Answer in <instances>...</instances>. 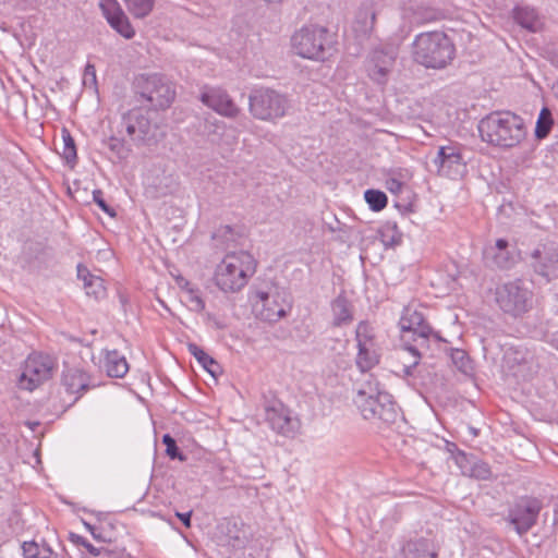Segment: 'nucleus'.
Listing matches in <instances>:
<instances>
[{"label": "nucleus", "mask_w": 558, "mask_h": 558, "mask_svg": "<svg viewBox=\"0 0 558 558\" xmlns=\"http://www.w3.org/2000/svg\"><path fill=\"white\" fill-rule=\"evenodd\" d=\"M62 385L69 393H78L80 396L96 386L92 376L77 367L66 368L63 372Z\"/></svg>", "instance_id": "obj_21"}, {"label": "nucleus", "mask_w": 558, "mask_h": 558, "mask_svg": "<svg viewBox=\"0 0 558 558\" xmlns=\"http://www.w3.org/2000/svg\"><path fill=\"white\" fill-rule=\"evenodd\" d=\"M266 421L277 434L293 437L299 429V421L290 416L283 407L266 409Z\"/></svg>", "instance_id": "obj_19"}, {"label": "nucleus", "mask_w": 558, "mask_h": 558, "mask_svg": "<svg viewBox=\"0 0 558 558\" xmlns=\"http://www.w3.org/2000/svg\"><path fill=\"white\" fill-rule=\"evenodd\" d=\"M70 539L77 545H82L92 555L100 556V551L83 536L77 535L75 533H70Z\"/></svg>", "instance_id": "obj_45"}, {"label": "nucleus", "mask_w": 558, "mask_h": 558, "mask_svg": "<svg viewBox=\"0 0 558 558\" xmlns=\"http://www.w3.org/2000/svg\"><path fill=\"white\" fill-rule=\"evenodd\" d=\"M83 83L85 86L96 87L97 86V75L96 68L92 63H87L84 69Z\"/></svg>", "instance_id": "obj_43"}, {"label": "nucleus", "mask_w": 558, "mask_h": 558, "mask_svg": "<svg viewBox=\"0 0 558 558\" xmlns=\"http://www.w3.org/2000/svg\"><path fill=\"white\" fill-rule=\"evenodd\" d=\"M364 198L373 211H380L387 206V195L379 190H367L364 193Z\"/></svg>", "instance_id": "obj_34"}, {"label": "nucleus", "mask_w": 558, "mask_h": 558, "mask_svg": "<svg viewBox=\"0 0 558 558\" xmlns=\"http://www.w3.org/2000/svg\"><path fill=\"white\" fill-rule=\"evenodd\" d=\"M54 369L56 362L51 356L40 353L31 354L25 361L17 385L21 389L32 391L50 379Z\"/></svg>", "instance_id": "obj_11"}, {"label": "nucleus", "mask_w": 558, "mask_h": 558, "mask_svg": "<svg viewBox=\"0 0 558 558\" xmlns=\"http://www.w3.org/2000/svg\"><path fill=\"white\" fill-rule=\"evenodd\" d=\"M362 417L373 424H393L399 416V408L393 397L380 389L376 380H367L353 399Z\"/></svg>", "instance_id": "obj_2"}, {"label": "nucleus", "mask_w": 558, "mask_h": 558, "mask_svg": "<svg viewBox=\"0 0 558 558\" xmlns=\"http://www.w3.org/2000/svg\"><path fill=\"white\" fill-rule=\"evenodd\" d=\"M93 275L89 272V270L83 266H77V277L84 281V283L88 280V277H92Z\"/></svg>", "instance_id": "obj_50"}, {"label": "nucleus", "mask_w": 558, "mask_h": 558, "mask_svg": "<svg viewBox=\"0 0 558 558\" xmlns=\"http://www.w3.org/2000/svg\"><path fill=\"white\" fill-rule=\"evenodd\" d=\"M177 283L185 293H187L189 290H193L195 288L189 280L184 279L183 277H178Z\"/></svg>", "instance_id": "obj_49"}, {"label": "nucleus", "mask_w": 558, "mask_h": 558, "mask_svg": "<svg viewBox=\"0 0 558 558\" xmlns=\"http://www.w3.org/2000/svg\"><path fill=\"white\" fill-rule=\"evenodd\" d=\"M135 90L156 109H166L172 104L175 90L162 75H141L135 81Z\"/></svg>", "instance_id": "obj_8"}, {"label": "nucleus", "mask_w": 558, "mask_h": 558, "mask_svg": "<svg viewBox=\"0 0 558 558\" xmlns=\"http://www.w3.org/2000/svg\"><path fill=\"white\" fill-rule=\"evenodd\" d=\"M357 354L356 367L365 373L375 367L380 361L379 348L373 328L366 322H360L355 329Z\"/></svg>", "instance_id": "obj_13"}, {"label": "nucleus", "mask_w": 558, "mask_h": 558, "mask_svg": "<svg viewBox=\"0 0 558 558\" xmlns=\"http://www.w3.org/2000/svg\"><path fill=\"white\" fill-rule=\"evenodd\" d=\"M477 130L483 142L509 149L518 146L526 135L523 119L511 111H493L480 120Z\"/></svg>", "instance_id": "obj_1"}, {"label": "nucleus", "mask_w": 558, "mask_h": 558, "mask_svg": "<svg viewBox=\"0 0 558 558\" xmlns=\"http://www.w3.org/2000/svg\"><path fill=\"white\" fill-rule=\"evenodd\" d=\"M530 265L534 272L547 281L558 278V242L539 244L530 255Z\"/></svg>", "instance_id": "obj_15"}, {"label": "nucleus", "mask_w": 558, "mask_h": 558, "mask_svg": "<svg viewBox=\"0 0 558 558\" xmlns=\"http://www.w3.org/2000/svg\"><path fill=\"white\" fill-rule=\"evenodd\" d=\"M108 148L117 155L118 158H125L128 156V149L124 146V143L117 138L110 137L107 142Z\"/></svg>", "instance_id": "obj_41"}, {"label": "nucleus", "mask_w": 558, "mask_h": 558, "mask_svg": "<svg viewBox=\"0 0 558 558\" xmlns=\"http://www.w3.org/2000/svg\"><path fill=\"white\" fill-rule=\"evenodd\" d=\"M213 239L217 243L233 241L234 240V231L230 226H222L213 234Z\"/></svg>", "instance_id": "obj_42"}, {"label": "nucleus", "mask_w": 558, "mask_h": 558, "mask_svg": "<svg viewBox=\"0 0 558 558\" xmlns=\"http://www.w3.org/2000/svg\"><path fill=\"white\" fill-rule=\"evenodd\" d=\"M186 294V301L191 304V310L194 312H203L205 308V302L201 296V292L197 288L189 290Z\"/></svg>", "instance_id": "obj_39"}, {"label": "nucleus", "mask_w": 558, "mask_h": 558, "mask_svg": "<svg viewBox=\"0 0 558 558\" xmlns=\"http://www.w3.org/2000/svg\"><path fill=\"white\" fill-rule=\"evenodd\" d=\"M254 305L258 318L269 323H276L287 316L292 308L290 294L277 287L268 291H258Z\"/></svg>", "instance_id": "obj_10"}, {"label": "nucleus", "mask_w": 558, "mask_h": 558, "mask_svg": "<svg viewBox=\"0 0 558 558\" xmlns=\"http://www.w3.org/2000/svg\"><path fill=\"white\" fill-rule=\"evenodd\" d=\"M395 61L393 50L374 49L365 62L368 77L378 85H386Z\"/></svg>", "instance_id": "obj_16"}, {"label": "nucleus", "mask_w": 558, "mask_h": 558, "mask_svg": "<svg viewBox=\"0 0 558 558\" xmlns=\"http://www.w3.org/2000/svg\"><path fill=\"white\" fill-rule=\"evenodd\" d=\"M36 0H19V5L22 9H27L28 7L33 5Z\"/></svg>", "instance_id": "obj_53"}, {"label": "nucleus", "mask_w": 558, "mask_h": 558, "mask_svg": "<svg viewBox=\"0 0 558 558\" xmlns=\"http://www.w3.org/2000/svg\"><path fill=\"white\" fill-rule=\"evenodd\" d=\"M99 7L107 22L117 33L126 39L134 37V28L117 0H101Z\"/></svg>", "instance_id": "obj_17"}, {"label": "nucleus", "mask_w": 558, "mask_h": 558, "mask_svg": "<svg viewBox=\"0 0 558 558\" xmlns=\"http://www.w3.org/2000/svg\"><path fill=\"white\" fill-rule=\"evenodd\" d=\"M201 100L207 107L228 118H234L240 112V108L228 93L221 88H209L203 92Z\"/></svg>", "instance_id": "obj_18"}, {"label": "nucleus", "mask_w": 558, "mask_h": 558, "mask_svg": "<svg viewBox=\"0 0 558 558\" xmlns=\"http://www.w3.org/2000/svg\"><path fill=\"white\" fill-rule=\"evenodd\" d=\"M484 256L488 265L500 269H509L514 265V257L509 252V250L497 252H484Z\"/></svg>", "instance_id": "obj_29"}, {"label": "nucleus", "mask_w": 558, "mask_h": 558, "mask_svg": "<svg viewBox=\"0 0 558 558\" xmlns=\"http://www.w3.org/2000/svg\"><path fill=\"white\" fill-rule=\"evenodd\" d=\"M456 449V454L453 456L454 462L457 466L460 469L461 473L465 476L469 475L472 463L475 460V456L468 454L464 451L460 450L454 444L451 445Z\"/></svg>", "instance_id": "obj_35"}, {"label": "nucleus", "mask_w": 558, "mask_h": 558, "mask_svg": "<svg viewBox=\"0 0 558 558\" xmlns=\"http://www.w3.org/2000/svg\"><path fill=\"white\" fill-rule=\"evenodd\" d=\"M153 112L144 108H133L122 117V126L130 138L136 144L157 142L158 126Z\"/></svg>", "instance_id": "obj_9"}, {"label": "nucleus", "mask_w": 558, "mask_h": 558, "mask_svg": "<svg viewBox=\"0 0 558 558\" xmlns=\"http://www.w3.org/2000/svg\"><path fill=\"white\" fill-rule=\"evenodd\" d=\"M515 22L530 32H537L542 27V21L533 8L517 7L513 11Z\"/></svg>", "instance_id": "obj_24"}, {"label": "nucleus", "mask_w": 558, "mask_h": 558, "mask_svg": "<svg viewBox=\"0 0 558 558\" xmlns=\"http://www.w3.org/2000/svg\"><path fill=\"white\" fill-rule=\"evenodd\" d=\"M402 558H437V554L429 548L427 539L410 541L401 551Z\"/></svg>", "instance_id": "obj_26"}, {"label": "nucleus", "mask_w": 558, "mask_h": 558, "mask_svg": "<svg viewBox=\"0 0 558 558\" xmlns=\"http://www.w3.org/2000/svg\"><path fill=\"white\" fill-rule=\"evenodd\" d=\"M413 56L426 68L442 69L453 59L454 46L444 32L422 33L413 43Z\"/></svg>", "instance_id": "obj_4"}, {"label": "nucleus", "mask_w": 558, "mask_h": 558, "mask_svg": "<svg viewBox=\"0 0 558 558\" xmlns=\"http://www.w3.org/2000/svg\"><path fill=\"white\" fill-rule=\"evenodd\" d=\"M40 558H50V556L52 555V549L44 544L43 546H40Z\"/></svg>", "instance_id": "obj_51"}, {"label": "nucleus", "mask_w": 558, "mask_h": 558, "mask_svg": "<svg viewBox=\"0 0 558 558\" xmlns=\"http://www.w3.org/2000/svg\"><path fill=\"white\" fill-rule=\"evenodd\" d=\"M93 199L104 213H106L110 217H116V210L107 204V202L104 198V193L101 190L93 191Z\"/></svg>", "instance_id": "obj_40"}, {"label": "nucleus", "mask_w": 558, "mask_h": 558, "mask_svg": "<svg viewBox=\"0 0 558 558\" xmlns=\"http://www.w3.org/2000/svg\"><path fill=\"white\" fill-rule=\"evenodd\" d=\"M453 365L463 374L470 375L473 372L472 360L469 354L461 349H452L450 353Z\"/></svg>", "instance_id": "obj_33"}, {"label": "nucleus", "mask_w": 558, "mask_h": 558, "mask_svg": "<svg viewBox=\"0 0 558 558\" xmlns=\"http://www.w3.org/2000/svg\"><path fill=\"white\" fill-rule=\"evenodd\" d=\"M549 342L558 350V330L549 335Z\"/></svg>", "instance_id": "obj_52"}, {"label": "nucleus", "mask_w": 558, "mask_h": 558, "mask_svg": "<svg viewBox=\"0 0 558 558\" xmlns=\"http://www.w3.org/2000/svg\"><path fill=\"white\" fill-rule=\"evenodd\" d=\"M452 444L449 445V451L452 453V457L456 454V449L454 447L451 446Z\"/></svg>", "instance_id": "obj_55"}, {"label": "nucleus", "mask_w": 558, "mask_h": 558, "mask_svg": "<svg viewBox=\"0 0 558 558\" xmlns=\"http://www.w3.org/2000/svg\"><path fill=\"white\" fill-rule=\"evenodd\" d=\"M331 311L333 315V326L339 327L349 324L353 320L352 308L349 300L339 294L331 303Z\"/></svg>", "instance_id": "obj_25"}, {"label": "nucleus", "mask_w": 558, "mask_h": 558, "mask_svg": "<svg viewBox=\"0 0 558 558\" xmlns=\"http://www.w3.org/2000/svg\"><path fill=\"white\" fill-rule=\"evenodd\" d=\"M62 135V151L60 153L61 157L66 161L68 165L73 167L77 160L76 146L74 138L70 134V132L64 128L61 132Z\"/></svg>", "instance_id": "obj_31"}, {"label": "nucleus", "mask_w": 558, "mask_h": 558, "mask_svg": "<svg viewBox=\"0 0 558 558\" xmlns=\"http://www.w3.org/2000/svg\"><path fill=\"white\" fill-rule=\"evenodd\" d=\"M376 11L372 2H364L355 13L352 29L357 37H367L374 29Z\"/></svg>", "instance_id": "obj_22"}, {"label": "nucleus", "mask_w": 558, "mask_h": 558, "mask_svg": "<svg viewBox=\"0 0 558 558\" xmlns=\"http://www.w3.org/2000/svg\"><path fill=\"white\" fill-rule=\"evenodd\" d=\"M255 270L256 263L250 253L230 252L216 267L215 284L223 292H238L246 286Z\"/></svg>", "instance_id": "obj_3"}, {"label": "nucleus", "mask_w": 558, "mask_h": 558, "mask_svg": "<svg viewBox=\"0 0 558 558\" xmlns=\"http://www.w3.org/2000/svg\"><path fill=\"white\" fill-rule=\"evenodd\" d=\"M492 475L493 474H492L489 464L475 458L468 476L476 478V480H481V481H487V480L492 478Z\"/></svg>", "instance_id": "obj_36"}, {"label": "nucleus", "mask_w": 558, "mask_h": 558, "mask_svg": "<svg viewBox=\"0 0 558 558\" xmlns=\"http://www.w3.org/2000/svg\"><path fill=\"white\" fill-rule=\"evenodd\" d=\"M533 292L520 279L502 283L496 288L495 301L498 307L513 317H519L532 307Z\"/></svg>", "instance_id": "obj_7"}, {"label": "nucleus", "mask_w": 558, "mask_h": 558, "mask_svg": "<svg viewBox=\"0 0 558 558\" xmlns=\"http://www.w3.org/2000/svg\"><path fill=\"white\" fill-rule=\"evenodd\" d=\"M175 517L183 523L185 527H191L192 511L187 512H175Z\"/></svg>", "instance_id": "obj_48"}, {"label": "nucleus", "mask_w": 558, "mask_h": 558, "mask_svg": "<svg viewBox=\"0 0 558 558\" xmlns=\"http://www.w3.org/2000/svg\"><path fill=\"white\" fill-rule=\"evenodd\" d=\"M189 352L196 359V361L206 369L213 377L221 373L219 363L206 353L196 343L187 344Z\"/></svg>", "instance_id": "obj_27"}, {"label": "nucleus", "mask_w": 558, "mask_h": 558, "mask_svg": "<svg viewBox=\"0 0 558 558\" xmlns=\"http://www.w3.org/2000/svg\"><path fill=\"white\" fill-rule=\"evenodd\" d=\"M405 349L411 353L413 361L403 365L402 373L404 377L415 381L422 377V373L425 371V367L420 366L421 354L415 347L408 345Z\"/></svg>", "instance_id": "obj_28"}, {"label": "nucleus", "mask_w": 558, "mask_h": 558, "mask_svg": "<svg viewBox=\"0 0 558 558\" xmlns=\"http://www.w3.org/2000/svg\"><path fill=\"white\" fill-rule=\"evenodd\" d=\"M555 95L558 98V86L555 88Z\"/></svg>", "instance_id": "obj_56"}, {"label": "nucleus", "mask_w": 558, "mask_h": 558, "mask_svg": "<svg viewBox=\"0 0 558 558\" xmlns=\"http://www.w3.org/2000/svg\"><path fill=\"white\" fill-rule=\"evenodd\" d=\"M24 558H40V546L34 542H24L22 545Z\"/></svg>", "instance_id": "obj_44"}, {"label": "nucleus", "mask_w": 558, "mask_h": 558, "mask_svg": "<svg viewBox=\"0 0 558 558\" xmlns=\"http://www.w3.org/2000/svg\"><path fill=\"white\" fill-rule=\"evenodd\" d=\"M104 366L107 375L113 378H122L129 371L126 359L118 350H107L105 352Z\"/></svg>", "instance_id": "obj_23"}, {"label": "nucleus", "mask_w": 558, "mask_h": 558, "mask_svg": "<svg viewBox=\"0 0 558 558\" xmlns=\"http://www.w3.org/2000/svg\"><path fill=\"white\" fill-rule=\"evenodd\" d=\"M162 444L166 446V453L170 459H179L180 461L186 460V457L180 451L179 447L177 446V441L169 434H165L162 436Z\"/></svg>", "instance_id": "obj_38"}, {"label": "nucleus", "mask_w": 558, "mask_h": 558, "mask_svg": "<svg viewBox=\"0 0 558 558\" xmlns=\"http://www.w3.org/2000/svg\"><path fill=\"white\" fill-rule=\"evenodd\" d=\"M541 509L537 499L521 498L509 508L506 520L519 535H523L536 524Z\"/></svg>", "instance_id": "obj_14"}, {"label": "nucleus", "mask_w": 558, "mask_h": 558, "mask_svg": "<svg viewBox=\"0 0 558 558\" xmlns=\"http://www.w3.org/2000/svg\"><path fill=\"white\" fill-rule=\"evenodd\" d=\"M296 54L313 60H325L331 49V40L326 27L308 25L295 32L291 38Z\"/></svg>", "instance_id": "obj_6"}, {"label": "nucleus", "mask_w": 558, "mask_h": 558, "mask_svg": "<svg viewBox=\"0 0 558 558\" xmlns=\"http://www.w3.org/2000/svg\"><path fill=\"white\" fill-rule=\"evenodd\" d=\"M435 172L439 177H446L451 180L462 178L466 172V162L462 155V146L458 143H449L440 146L436 156L433 158Z\"/></svg>", "instance_id": "obj_12"}, {"label": "nucleus", "mask_w": 558, "mask_h": 558, "mask_svg": "<svg viewBox=\"0 0 558 558\" xmlns=\"http://www.w3.org/2000/svg\"><path fill=\"white\" fill-rule=\"evenodd\" d=\"M84 525H85V527H86V529L92 533V535H93L95 538H97V537H98V536L96 535V533H95V527H94L92 524H89V523H87V522H84Z\"/></svg>", "instance_id": "obj_54"}, {"label": "nucleus", "mask_w": 558, "mask_h": 558, "mask_svg": "<svg viewBox=\"0 0 558 558\" xmlns=\"http://www.w3.org/2000/svg\"><path fill=\"white\" fill-rule=\"evenodd\" d=\"M289 109V98L272 88H255L248 96V111L253 118L260 121L276 122L283 118Z\"/></svg>", "instance_id": "obj_5"}, {"label": "nucleus", "mask_w": 558, "mask_h": 558, "mask_svg": "<svg viewBox=\"0 0 558 558\" xmlns=\"http://www.w3.org/2000/svg\"><path fill=\"white\" fill-rule=\"evenodd\" d=\"M399 326L403 332H412L414 341L418 339L426 341L432 332L430 326L425 322L422 313L405 307L399 322Z\"/></svg>", "instance_id": "obj_20"}, {"label": "nucleus", "mask_w": 558, "mask_h": 558, "mask_svg": "<svg viewBox=\"0 0 558 558\" xmlns=\"http://www.w3.org/2000/svg\"><path fill=\"white\" fill-rule=\"evenodd\" d=\"M509 243L505 239H498L494 246L486 247L484 252L507 251Z\"/></svg>", "instance_id": "obj_47"}, {"label": "nucleus", "mask_w": 558, "mask_h": 558, "mask_svg": "<svg viewBox=\"0 0 558 558\" xmlns=\"http://www.w3.org/2000/svg\"><path fill=\"white\" fill-rule=\"evenodd\" d=\"M386 187L393 194H398L402 191L403 183L398 179L390 178L386 181Z\"/></svg>", "instance_id": "obj_46"}, {"label": "nucleus", "mask_w": 558, "mask_h": 558, "mask_svg": "<svg viewBox=\"0 0 558 558\" xmlns=\"http://www.w3.org/2000/svg\"><path fill=\"white\" fill-rule=\"evenodd\" d=\"M128 10L133 16L142 19L147 16L153 8L155 0H123Z\"/></svg>", "instance_id": "obj_32"}, {"label": "nucleus", "mask_w": 558, "mask_h": 558, "mask_svg": "<svg viewBox=\"0 0 558 558\" xmlns=\"http://www.w3.org/2000/svg\"><path fill=\"white\" fill-rule=\"evenodd\" d=\"M554 125L551 111L547 107H543L536 121L535 137L537 140L546 138Z\"/></svg>", "instance_id": "obj_30"}, {"label": "nucleus", "mask_w": 558, "mask_h": 558, "mask_svg": "<svg viewBox=\"0 0 558 558\" xmlns=\"http://www.w3.org/2000/svg\"><path fill=\"white\" fill-rule=\"evenodd\" d=\"M84 288L86 293L94 296L95 299H100L106 294L104 280L94 275L88 277V280L84 283Z\"/></svg>", "instance_id": "obj_37"}]
</instances>
